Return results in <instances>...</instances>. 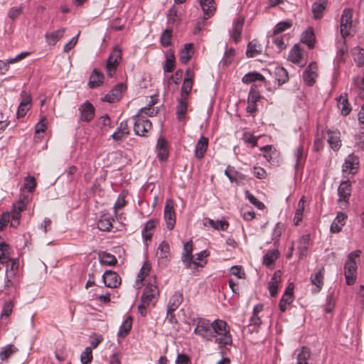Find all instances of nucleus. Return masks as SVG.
<instances>
[{
  "instance_id": "f257e3e1",
  "label": "nucleus",
  "mask_w": 364,
  "mask_h": 364,
  "mask_svg": "<svg viewBox=\"0 0 364 364\" xmlns=\"http://www.w3.org/2000/svg\"><path fill=\"white\" fill-rule=\"evenodd\" d=\"M193 324L196 326L193 333L204 341H214L220 347L232 344L230 328L225 321L215 319L210 321L200 317L193 320Z\"/></svg>"
},
{
  "instance_id": "f03ea898",
  "label": "nucleus",
  "mask_w": 364,
  "mask_h": 364,
  "mask_svg": "<svg viewBox=\"0 0 364 364\" xmlns=\"http://www.w3.org/2000/svg\"><path fill=\"white\" fill-rule=\"evenodd\" d=\"M360 253L361 251L357 250L350 252L348 256L344 267V275L348 285H353L355 282L357 274L355 259L360 257Z\"/></svg>"
},
{
  "instance_id": "7ed1b4c3",
  "label": "nucleus",
  "mask_w": 364,
  "mask_h": 364,
  "mask_svg": "<svg viewBox=\"0 0 364 364\" xmlns=\"http://www.w3.org/2000/svg\"><path fill=\"white\" fill-rule=\"evenodd\" d=\"M121 59L122 50L118 48H114L107 60L106 65V72L109 77L114 75Z\"/></svg>"
},
{
  "instance_id": "20e7f679",
  "label": "nucleus",
  "mask_w": 364,
  "mask_h": 364,
  "mask_svg": "<svg viewBox=\"0 0 364 364\" xmlns=\"http://www.w3.org/2000/svg\"><path fill=\"white\" fill-rule=\"evenodd\" d=\"M352 17L353 10L350 9H344L341 18V33L343 38H346L350 34Z\"/></svg>"
},
{
  "instance_id": "39448f33",
  "label": "nucleus",
  "mask_w": 364,
  "mask_h": 364,
  "mask_svg": "<svg viewBox=\"0 0 364 364\" xmlns=\"http://www.w3.org/2000/svg\"><path fill=\"white\" fill-rule=\"evenodd\" d=\"M134 131L136 135L145 136L146 134L152 129V123L149 119L136 115L134 116Z\"/></svg>"
},
{
  "instance_id": "423d86ee",
  "label": "nucleus",
  "mask_w": 364,
  "mask_h": 364,
  "mask_svg": "<svg viewBox=\"0 0 364 364\" xmlns=\"http://www.w3.org/2000/svg\"><path fill=\"white\" fill-rule=\"evenodd\" d=\"M324 274L325 269L323 267L316 269L315 272L311 274L310 280L311 284L314 286L312 289V292L314 294H318L323 288L324 284Z\"/></svg>"
},
{
  "instance_id": "0eeeda50",
  "label": "nucleus",
  "mask_w": 364,
  "mask_h": 364,
  "mask_svg": "<svg viewBox=\"0 0 364 364\" xmlns=\"http://www.w3.org/2000/svg\"><path fill=\"white\" fill-rule=\"evenodd\" d=\"M164 218L166 221V228L172 230L176 224V213L173 203L171 200H167L164 207Z\"/></svg>"
},
{
  "instance_id": "6e6552de",
  "label": "nucleus",
  "mask_w": 364,
  "mask_h": 364,
  "mask_svg": "<svg viewBox=\"0 0 364 364\" xmlns=\"http://www.w3.org/2000/svg\"><path fill=\"white\" fill-rule=\"evenodd\" d=\"M78 109L80 112V122H90L93 119L95 109L94 106L89 101L81 104Z\"/></svg>"
},
{
  "instance_id": "1a4fd4ad",
  "label": "nucleus",
  "mask_w": 364,
  "mask_h": 364,
  "mask_svg": "<svg viewBox=\"0 0 364 364\" xmlns=\"http://www.w3.org/2000/svg\"><path fill=\"white\" fill-rule=\"evenodd\" d=\"M317 70V64L312 62L307 66L306 70L304 72L303 78L308 85L312 86L314 84L316 78L318 76Z\"/></svg>"
},
{
  "instance_id": "9d476101",
  "label": "nucleus",
  "mask_w": 364,
  "mask_h": 364,
  "mask_svg": "<svg viewBox=\"0 0 364 364\" xmlns=\"http://www.w3.org/2000/svg\"><path fill=\"white\" fill-rule=\"evenodd\" d=\"M359 165L358 158L354 155H349L343 165V172L347 174H355Z\"/></svg>"
},
{
  "instance_id": "9b49d317",
  "label": "nucleus",
  "mask_w": 364,
  "mask_h": 364,
  "mask_svg": "<svg viewBox=\"0 0 364 364\" xmlns=\"http://www.w3.org/2000/svg\"><path fill=\"white\" fill-rule=\"evenodd\" d=\"M105 285L109 288H117L121 284V279L119 275L113 271L107 270L102 275Z\"/></svg>"
},
{
  "instance_id": "f8f14e48",
  "label": "nucleus",
  "mask_w": 364,
  "mask_h": 364,
  "mask_svg": "<svg viewBox=\"0 0 364 364\" xmlns=\"http://www.w3.org/2000/svg\"><path fill=\"white\" fill-rule=\"evenodd\" d=\"M156 256L158 257L159 263L161 265L166 266L168 261L171 257L170 247L166 242H162L157 250Z\"/></svg>"
},
{
  "instance_id": "ddd939ff",
  "label": "nucleus",
  "mask_w": 364,
  "mask_h": 364,
  "mask_svg": "<svg viewBox=\"0 0 364 364\" xmlns=\"http://www.w3.org/2000/svg\"><path fill=\"white\" fill-rule=\"evenodd\" d=\"M295 158V169L296 171H299L304 168L306 156L307 151L304 149V146H299L294 151V154Z\"/></svg>"
},
{
  "instance_id": "4468645a",
  "label": "nucleus",
  "mask_w": 364,
  "mask_h": 364,
  "mask_svg": "<svg viewBox=\"0 0 364 364\" xmlns=\"http://www.w3.org/2000/svg\"><path fill=\"white\" fill-rule=\"evenodd\" d=\"M260 99V94L252 87L249 92L247 99V105L246 111L250 114H253L257 111V102Z\"/></svg>"
},
{
  "instance_id": "2eb2a0df",
  "label": "nucleus",
  "mask_w": 364,
  "mask_h": 364,
  "mask_svg": "<svg viewBox=\"0 0 364 364\" xmlns=\"http://www.w3.org/2000/svg\"><path fill=\"white\" fill-rule=\"evenodd\" d=\"M126 89L127 87L123 83L117 85L109 93L104 97V101L111 103L118 101L121 98L122 92H124Z\"/></svg>"
},
{
  "instance_id": "dca6fc26",
  "label": "nucleus",
  "mask_w": 364,
  "mask_h": 364,
  "mask_svg": "<svg viewBox=\"0 0 364 364\" xmlns=\"http://www.w3.org/2000/svg\"><path fill=\"white\" fill-rule=\"evenodd\" d=\"M351 184L348 181H342L338 188V203L348 202L351 194Z\"/></svg>"
},
{
  "instance_id": "f3484780",
  "label": "nucleus",
  "mask_w": 364,
  "mask_h": 364,
  "mask_svg": "<svg viewBox=\"0 0 364 364\" xmlns=\"http://www.w3.org/2000/svg\"><path fill=\"white\" fill-rule=\"evenodd\" d=\"M203 223L205 227H211L216 230L225 231L229 228V223L226 220H218L205 218L203 220Z\"/></svg>"
},
{
  "instance_id": "a211bd4d",
  "label": "nucleus",
  "mask_w": 364,
  "mask_h": 364,
  "mask_svg": "<svg viewBox=\"0 0 364 364\" xmlns=\"http://www.w3.org/2000/svg\"><path fill=\"white\" fill-rule=\"evenodd\" d=\"M199 2L204 13V19H208L214 15L216 10L214 0H199Z\"/></svg>"
},
{
  "instance_id": "6ab92c4d",
  "label": "nucleus",
  "mask_w": 364,
  "mask_h": 364,
  "mask_svg": "<svg viewBox=\"0 0 364 364\" xmlns=\"http://www.w3.org/2000/svg\"><path fill=\"white\" fill-rule=\"evenodd\" d=\"M208 139L204 136H201L196 145L195 156L198 159H202L208 147Z\"/></svg>"
},
{
  "instance_id": "aec40b11",
  "label": "nucleus",
  "mask_w": 364,
  "mask_h": 364,
  "mask_svg": "<svg viewBox=\"0 0 364 364\" xmlns=\"http://www.w3.org/2000/svg\"><path fill=\"white\" fill-rule=\"evenodd\" d=\"M225 175L229 178V180L233 183H238L246 179L245 175L241 172L237 171L233 166H228L225 171Z\"/></svg>"
},
{
  "instance_id": "412c9836",
  "label": "nucleus",
  "mask_w": 364,
  "mask_h": 364,
  "mask_svg": "<svg viewBox=\"0 0 364 364\" xmlns=\"http://www.w3.org/2000/svg\"><path fill=\"white\" fill-rule=\"evenodd\" d=\"M327 141L331 149L338 151L341 146V134L338 131H328Z\"/></svg>"
},
{
  "instance_id": "4be33fe9",
  "label": "nucleus",
  "mask_w": 364,
  "mask_h": 364,
  "mask_svg": "<svg viewBox=\"0 0 364 364\" xmlns=\"http://www.w3.org/2000/svg\"><path fill=\"white\" fill-rule=\"evenodd\" d=\"M347 215L343 212H339L336 218L333 220L331 225V232L333 233H338L341 231L342 228L346 224Z\"/></svg>"
},
{
  "instance_id": "5701e85b",
  "label": "nucleus",
  "mask_w": 364,
  "mask_h": 364,
  "mask_svg": "<svg viewBox=\"0 0 364 364\" xmlns=\"http://www.w3.org/2000/svg\"><path fill=\"white\" fill-rule=\"evenodd\" d=\"M65 32V28H60L50 33H46L45 35L46 43L49 46H55L63 38Z\"/></svg>"
},
{
  "instance_id": "b1692460",
  "label": "nucleus",
  "mask_w": 364,
  "mask_h": 364,
  "mask_svg": "<svg viewBox=\"0 0 364 364\" xmlns=\"http://www.w3.org/2000/svg\"><path fill=\"white\" fill-rule=\"evenodd\" d=\"M281 274L279 270L276 271L268 283V289L272 296H275L277 294L278 286L281 282Z\"/></svg>"
},
{
  "instance_id": "393cba45",
  "label": "nucleus",
  "mask_w": 364,
  "mask_h": 364,
  "mask_svg": "<svg viewBox=\"0 0 364 364\" xmlns=\"http://www.w3.org/2000/svg\"><path fill=\"white\" fill-rule=\"evenodd\" d=\"M28 53L23 52L18 54L16 57L9 58L7 60V62H4L3 60H0V75H4L9 68V64L16 63L22 59H23L26 56H27Z\"/></svg>"
},
{
  "instance_id": "a878e982",
  "label": "nucleus",
  "mask_w": 364,
  "mask_h": 364,
  "mask_svg": "<svg viewBox=\"0 0 364 364\" xmlns=\"http://www.w3.org/2000/svg\"><path fill=\"white\" fill-rule=\"evenodd\" d=\"M114 219L108 214L100 216L97 222V228L102 231L109 232L112 228V222Z\"/></svg>"
},
{
  "instance_id": "bb28decb",
  "label": "nucleus",
  "mask_w": 364,
  "mask_h": 364,
  "mask_svg": "<svg viewBox=\"0 0 364 364\" xmlns=\"http://www.w3.org/2000/svg\"><path fill=\"white\" fill-rule=\"evenodd\" d=\"M296 364H309L311 351L306 347H302L297 353L295 352Z\"/></svg>"
},
{
  "instance_id": "cd10ccee",
  "label": "nucleus",
  "mask_w": 364,
  "mask_h": 364,
  "mask_svg": "<svg viewBox=\"0 0 364 364\" xmlns=\"http://www.w3.org/2000/svg\"><path fill=\"white\" fill-rule=\"evenodd\" d=\"M310 246V235H304L299 240L298 245V250L299 252V258L301 259L306 255L307 250Z\"/></svg>"
},
{
  "instance_id": "c85d7f7f",
  "label": "nucleus",
  "mask_w": 364,
  "mask_h": 364,
  "mask_svg": "<svg viewBox=\"0 0 364 364\" xmlns=\"http://www.w3.org/2000/svg\"><path fill=\"white\" fill-rule=\"evenodd\" d=\"M144 293L159 296L160 291L158 287L156 278L155 276L150 277L149 279L146 281Z\"/></svg>"
},
{
  "instance_id": "c756f323",
  "label": "nucleus",
  "mask_w": 364,
  "mask_h": 364,
  "mask_svg": "<svg viewBox=\"0 0 364 364\" xmlns=\"http://www.w3.org/2000/svg\"><path fill=\"white\" fill-rule=\"evenodd\" d=\"M187 109L188 100L185 98H180L178 100V104L176 106V117L180 122L185 120Z\"/></svg>"
},
{
  "instance_id": "7c9ffc66",
  "label": "nucleus",
  "mask_w": 364,
  "mask_h": 364,
  "mask_svg": "<svg viewBox=\"0 0 364 364\" xmlns=\"http://www.w3.org/2000/svg\"><path fill=\"white\" fill-rule=\"evenodd\" d=\"M303 55L304 50L300 48V46L298 44H296L291 48L289 55V58L292 63L295 64H299L302 61Z\"/></svg>"
},
{
  "instance_id": "2f4dec72",
  "label": "nucleus",
  "mask_w": 364,
  "mask_h": 364,
  "mask_svg": "<svg viewBox=\"0 0 364 364\" xmlns=\"http://www.w3.org/2000/svg\"><path fill=\"white\" fill-rule=\"evenodd\" d=\"M183 300V294L180 292H175L170 298L167 309L169 311H175L181 304Z\"/></svg>"
},
{
  "instance_id": "473e14b6",
  "label": "nucleus",
  "mask_w": 364,
  "mask_h": 364,
  "mask_svg": "<svg viewBox=\"0 0 364 364\" xmlns=\"http://www.w3.org/2000/svg\"><path fill=\"white\" fill-rule=\"evenodd\" d=\"M156 102L153 100H151L146 107L139 109L136 116L145 119L146 117H154L156 115V114L158 113V109L153 107V105Z\"/></svg>"
},
{
  "instance_id": "72a5a7b5",
  "label": "nucleus",
  "mask_w": 364,
  "mask_h": 364,
  "mask_svg": "<svg viewBox=\"0 0 364 364\" xmlns=\"http://www.w3.org/2000/svg\"><path fill=\"white\" fill-rule=\"evenodd\" d=\"M104 77V75L102 73L99 72L97 69H94L88 82L89 87L90 88L99 87L103 82Z\"/></svg>"
},
{
  "instance_id": "f704fd0d",
  "label": "nucleus",
  "mask_w": 364,
  "mask_h": 364,
  "mask_svg": "<svg viewBox=\"0 0 364 364\" xmlns=\"http://www.w3.org/2000/svg\"><path fill=\"white\" fill-rule=\"evenodd\" d=\"M262 53L261 46L257 41L253 40L247 45L246 55L248 58H254Z\"/></svg>"
},
{
  "instance_id": "c9c22d12",
  "label": "nucleus",
  "mask_w": 364,
  "mask_h": 364,
  "mask_svg": "<svg viewBox=\"0 0 364 364\" xmlns=\"http://www.w3.org/2000/svg\"><path fill=\"white\" fill-rule=\"evenodd\" d=\"M156 223H157V220H149L146 223V225L142 230L143 238L145 241H150L151 240V237L153 235L152 231L156 228Z\"/></svg>"
},
{
  "instance_id": "e433bc0d",
  "label": "nucleus",
  "mask_w": 364,
  "mask_h": 364,
  "mask_svg": "<svg viewBox=\"0 0 364 364\" xmlns=\"http://www.w3.org/2000/svg\"><path fill=\"white\" fill-rule=\"evenodd\" d=\"M243 23L244 20L242 18H238L234 22L232 38L235 43H238L240 41Z\"/></svg>"
},
{
  "instance_id": "4c0bfd02",
  "label": "nucleus",
  "mask_w": 364,
  "mask_h": 364,
  "mask_svg": "<svg viewBox=\"0 0 364 364\" xmlns=\"http://www.w3.org/2000/svg\"><path fill=\"white\" fill-rule=\"evenodd\" d=\"M316 38L312 28H308L301 36V42L308 46L309 48L314 47Z\"/></svg>"
},
{
  "instance_id": "58836bf2",
  "label": "nucleus",
  "mask_w": 364,
  "mask_h": 364,
  "mask_svg": "<svg viewBox=\"0 0 364 364\" xmlns=\"http://www.w3.org/2000/svg\"><path fill=\"white\" fill-rule=\"evenodd\" d=\"M151 269V266L149 262L145 261L138 274L137 279L136 280L137 285L142 284L143 281L145 280V278L149 276Z\"/></svg>"
},
{
  "instance_id": "ea45409f",
  "label": "nucleus",
  "mask_w": 364,
  "mask_h": 364,
  "mask_svg": "<svg viewBox=\"0 0 364 364\" xmlns=\"http://www.w3.org/2000/svg\"><path fill=\"white\" fill-rule=\"evenodd\" d=\"M175 68V55L173 50H169L166 54V63L164 70L166 73H171Z\"/></svg>"
},
{
  "instance_id": "a19ab883",
  "label": "nucleus",
  "mask_w": 364,
  "mask_h": 364,
  "mask_svg": "<svg viewBox=\"0 0 364 364\" xmlns=\"http://www.w3.org/2000/svg\"><path fill=\"white\" fill-rule=\"evenodd\" d=\"M279 252L277 250L268 251L263 257V263L267 267H270L274 264L275 260L278 259Z\"/></svg>"
},
{
  "instance_id": "79ce46f5",
  "label": "nucleus",
  "mask_w": 364,
  "mask_h": 364,
  "mask_svg": "<svg viewBox=\"0 0 364 364\" xmlns=\"http://www.w3.org/2000/svg\"><path fill=\"white\" fill-rule=\"evenodd\" d=\"M338 107L341 109V114L343 116H347L351 111V107L348 102L347 96L341 95L338 100Z\"/></svg>"
},
{
  "instance_id": "37998d69",
  "label": "nucleus",
  "mask_w": 364,
  "mask_h": 364,
  "mask_svg": "<svg viewBox=\"0 0 364 364\" xmlns=\"http://www.w3.org/2000/svg\"><path fill=\"white\" fill-rule=\"evenodd\" d=\"M99 259L101 264L108 266H114L117 262L114 255L106 252H102L99 254Z\"/></svg>"
},
{
  "instance_id": "c03bdc74",
  "label": "nucleus",
  "mask_w": 364,
  "mask_h": 364,
  "mask_svg": "<svg viewBox=\"0 0 364 364\" xmlns=\"http://www.w3.org/2000/svg\"><path fill=\"white\" fill-rule=\"evenodd\" d=\"M193 53V45L192 43H187L185 45L184 48L182 50L180 55V61L183 64H186L191 59Z\"/></svg>"
},
{
  "instance_id": "a18cd8bd",
  "label": "nucleus",
  "mask_w": 364,
  "mask_h": 364,
  "mask_svg": "<svg viewBox=\"0 0 364 364\" xmlns=\"http://www.w3.org/2000/svg\"><path fill=\"white\" fill-rule=\"evenodd\" d=\"M245 84H250L255 81H264V77L257 72H250L245 75L242 79Z\"/></svg>"
},
{
  "instance_id": "49530a36",
  "label": "nucleus",
  "mask_w": 364,
  "mask_h": 364,
  "mask_svg": "<svg viewBox=\"0 0 364 364\" xmlns=\"http://www.w3.org/2000/svg\"><path fill=\"white\" fill-rule=\"evenodd\" d=\"M192 255L185 253L182 254V262L186 268H191L193 264L194 266V269H196L198 267H203L204 264H206V262H205L204 264H201L197 261H192Z\"/></svg>"
},
{
  "instance_id": "de8ad7c7",
  "label": "nucleus",
  "mask_w": 364,
  "mask_h": 364,
  "mask_svg": "<svg viewBox=\"0 0 364 364\" xmlns=\"http://www.w3.org/2000/svg\"><path fill=\"white\" fill-rule=\"evenodd\" d=\"M7 264L6 277H14L18 269L19 262L18 259H10Z\"/></svg>"
},
{
  "instance_id": "09e8293b",
  "label": "nucleus",
  "mask_w": 364,
  "mask_h": 364,
  "mask_svg": "<svg viewBox=\"0 0 364 364\" xmlns=\"http://www.w3.org/2000/svg\"><path fill=\"white\" fill-rule=\"evenodd\" d=\"M10 247L4 242H0V262L1 264H8L9 262V251Z\"/></svg>"
},
{
  "instance_id": "8fccbe9b",
  "label": "nucleus",
  "mask_w": 364,
  "mask_h": 364,
  "mask_svg": "<svg viewBox=\"0 0 364 364\" xmlns=\"http://www.w3.org/2000/svg\"><path fill=\"white\" fill-rule=\"evenodd\" d=\"M352 55L354 61L358 66L364 65V49L360 47H355L352 50Z\"/></svg>"
},
{
  "instance_id": "3c124183",
  "label": "nucleus",
  "mask_w": 364,
  "mask_h": 364,
  "mask_svg": "<svg viewBox=\"0 0 364 364\" xmlns=\"http://www.w3.org/2000/svg\"><path fill=\"white\" fill-rule=\"evenodd\" d=\"M132 326V318L131 316H128L122 325L121 326L119 331V336L125 337L131 331Z\"/></svg>"
},
{
  "instance_id": "603ef678",
  "label": "nucleus",
  "mask_w": 364,
  "mask_h": 364,
  "mask_svg": "<svg viewBox=\"0 0 364 364\" xmlns=\"http://www.w3.org/2000/svg\"><path fill=\"white\" fill-rule=\"evenodd\" d=\"M291 26L292 22L291 21H280L274 26L273 30V35L277 36L290 28Z\"/></svg>"
},
{
  "instance_id": "864d4df0",
  "label": "nucleus",
  "mask_w": 364,
  "mask_h": 364,
  "mask_svg": "<svg viewBox=\"0 0 364 364\" xmlns=\"http://www.w3.org/2000/svg\"><path fill=\"white\" fill-rule=\"evenodd\" d=\"M18 351V348L14 345L9 344L3 348L0 352V358L2 360H7L13 353Z\"/></svg>"
},
{
  "instance_id": "5fc2aeb1",
  "label": "nucleus",
  "mask_w": 364,
  "mask_h": 364,
  "mask_svg": "<svg viewBox=\"0 0 364 364\" xmlns=\"http://www.w3.org/2000/svg\"><path fill=\"white\" fill-rule=\"evenodd\" d=\"M304 196H302L298 203V207L295 212L294 221L295 225H298L299 223L302 220L303 213L304 210L305 199Z\"/></svg>"
},
{
  "instance_id": "6e6d98bb",
  "label": "nucleus",
  "mask_w": 364,
  "mask_h": 364,
  "mask_svg": "<svg viewBox=\"0 0 364 364\" xmlns=\"http://www.w3.org/2000/svg\"><path fill=\"white\" fill-rule=\"evenodd\" d=\"M192 87H193V80H190L188 79H184L182 87H181V98H185V99L188 100V97L192 90Z\"/></svg>"
},
{
  "instance_id": "4d7b16f0",
  "label": "nucleus",
  "mask_w": 364,
  "mask_h": 364,
  "mask_svg": "<svg viewBox=\"0 0 364 364\" xmlns=\"http://www.w3.org/2000/svg\"><path fill=\"white\" fill-rule=\"evenodd\" d=\"M159 296L143 292L141 301L144 303V305H155L159 299Z\"/></svg>"
},
{
  "instance_id": "13d9d810",
  "label": "nucleus",
  "mask_w": 364,
  "mask_h": 364,
  "mask_svg": "<svg viewBox=\"0 0 364 364\" xmlns=\"http://www.w3.org/2000/svg\"><path fill=\"white\" fill-rule=\"evenodd\" d=\"M276 77L279 84H284L289 80L288 73L284 68H277Z\"/></svg>"
},
{
  "instance_id": "bf43d9fd",
  "label": "nucleus",
  "mask_w": 364,
  "mask_h": 364,
  "mask_svg": "<svg viewBox=\"0 0 364 364\" xmlns=\"http://www.w3.org/2000/svg\"><path fill=\"white\" fill-rule=\"evenodd\" d=\"M262 320L260 317L257 315H252L250 320L248 330L250 332L253 333L257 331L258 327L261 325Z\"/></svg>"
},
{
  "instance_id": "052dcab7",
  "label": "nucleus",
  "mask_w": 364,
  "mask_h": 364,
  "mask_svg": "<svg viewBox=\"0 0 364 364\" xmlns=\"http://www.w3.org/2000/svg\"><path fill=\"white\" fill-rule=\"evenodd\" d=\"M92 350L91 347L85 348V350L82 353L80 360L82 364H90L92 363Z\"/></svg>"
},
{
  "instance_id": "680f3d73",
  "label": "nucleus",
  "mask_w": 364,
  "mask_h": 364,
  "mask_svg": "<svg viewBox=\"0 0 364 364\" xmlns=\"http://www.w3.org/2000/svg\"><path fill=\"white\" fill-rule=\"evenodd\" d=\"M127 193L124 191H122L118 196L114 205V212L117 213L118 210L122 208L127 205L126 200Z\"/></svg>"
},
{
  "instance_id": "e2e57ef3",
  "label": "nucleus",
  "mask_w": 364,
  "mask_h": 364,
  "mask_svg": "<svg viewBox=\"0 0 364 364\" xmlns=\"http://www.w3.org/2000/svg\"><path fill=\"white\" fill-rule=\"evenodd\" d=\"M172 30L166 29L161 36V43L163 46L167 47L171 44Z\"/></svg>"
},
{
  "instance_id": "0e129e2a",
  "label": "nucleus",
  "mask_w": 364,
  "mask_h": 364,
  "mask_svg": "<svg viewBox=\"0 0 364 364\" xmlns=\"http://www.w3.org/2000/svg\"><path fill=\"white\" fill-rule=\"evenodd\" d=\"M324 10L325 6L323 4L316 2L312 6V12L316 19L321 18Z\"/></svg>"
},
{
  "instance_id": "69168bd1",
  "label": "nucleus",
  "mask_w": 364,
  "mask_h": 364,
  "mask_svg": "<svg viewBox=\"0 0 364 364\" xmlns=\"http://www.w3.org/2000/svg\"><path fill=\"white\" fill-rule=\"evenodd\" d=\"M14 304L12 301L6 302L3 306L1 318H8L12 313Z\"/></svg>"
},
{
  "instance_id": "338daca9",
  "label": "nucleus",
  "mask_w": 364,
  "mask_h": 364,
  "mask_svg": "<svg viewBox=\"0 0 364 364\" xmlns=\"http://www.w3.org/2000/svg\"><path fill=\"white\" fill-rule=\"evenodd\" d=\"M36 186V179L33 176H27L25 179L24 187L28 192H33Z\"/></svg>"
},
{
  "instance_id": "774afa93",
  "label": "nucleus",
  "mask_w": 364,
  "mask_h": 364,
  "mask_svg": "<svg viewBox=\"0 0 364 364\" xmlns=\"http://www.w3.org/2000/svg\"><path fill=\"white\" fill-rule=\"evenodd\" d=\"M292 297H288L287 296L283 295L279 304L280 311L282 312H284L287 309V306L289 305L292 302Z\"/></svg>"
}]
</instances>
